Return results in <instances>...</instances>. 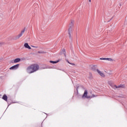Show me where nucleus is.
Returning <instances> with one entry per match:
<instances>
[{"mask_svg":"<svg viewBox=\"0 0 127 127\" xmlns=\"http://www.w3.org/2000/svg\"><path fill=\"white\" fill-rule=\"evenodd\" d=\"M24 47L27 48V49H31V47H30V46H29V45H28V43H25L24 44Z\"/></svg>","mask_w":127,"mask_h":127,"instance_id":"6e6552de","label":"nucleus"},{"mask_svg":"<svg viewBox=\"0 0 127 127\" xmlns=\"http://www.w3.org/2000/svg\"><path fill=\"white\" fill-rule=\"evenodd\" d=\"M19 67V64H17L15 65H13L11 67H10V70H16L17 69H18V67Z\"/></svg>","mask_w":127,"mask_h":127,"instance_id":"39448f33","label":"nucleus"},{"mask_svg":"<svg viewBox=\"0 0 127 127\" xmlns=\"http://www.w3.org/2000/svg\"><path fill=\"white\" fill-rule=\"evenodd\" d=\"M67 63H68L69 64H70V65H72L73 66H74V65H75L74 64L70 63L69 62V61H67Z\"/></svg>","mask_w":127,"mask_h":127,"instance_id":"4468645a","label":"nucleus"},{"mask_svg":"<svg viewBox=\"0 0 127 127\" xmlns=\"http://www.w3.org/2000/svg\"><path fill=\"white\" fill-rule=\"evenodd\" d=\"M69 38H71V34L70 33V29L68 30Z\"/></svg>","mask_w":127,"mask_h":127,"instance_id":"ddd939ff","label":"nucleus"},{"mask_svg":"<svg viewBox=\"0 0 127 127\" xmlns=\"http://www.w3.org/2000/svg\"><path fill=\"white\" fill-rule=\"evenodd\" d=\"M4 44V43H0V46H1V45H3Z\"/></svg>","mask_w":127,"mask_h":127,"instance_id":"a211bd4d","label":"nucleus"},{"mask_svg":"<svg viewBox=\"0 0 127 127\" xmlns=\"http://www.w3.org/2000/svg\"><path fill=\"white\" fill-rule=\"evenodd\" d=\"M2 99L4 100V101H7V96L6 95L4 94L3 97H2Z\"/></svg>","mask_w":127,"mask_h":127,"instance_id":"9b49d317","label":"nucleus"},{"mask_svg":"<svg viewBox=\"0 0 127 127\" xmlns=\"http://www.w3.org/2000/svg\"><path fill=\"white\" fill-rule=\"evenodd\" d=\"M97 71L98 73V74H99V75L101 76V77H105V74H104V73L102 72V71H100V70L97 69Z\"/></svg>","mask_w":127,"mask_h":127,"instance_id":"0eeeda50","label":"nucleus"},{"mask_svg":"<svg viewBox=\"0 0 127 127\" xmlns=\"http://www.w3.org/2000/svg\"><path fill=\"white\" fill-rule=\"evenodd\" d=\"M60 61V60H58L57 61H50V63H51L52 64H56L58 63V62H59Z\"/></svg>","mask_w":127,"mask_h":127,"instance_id":"9d476101","label":"nucleus"},{"mask_svg":"<svg viewBox=\"0 0 127 127\" xmlns=\"http://www.w3.org/2000/svg\"><path fill=\"white\" fill-rule=\"evenodd\" d=\"M71 23H74V22L73 21H71Z\"/></svg>","mask_w":127,"mask_h":127,"instance_id":"4be33fe9","label":"nucleus"},{"mask_svg":"<svg viewBox=\"0 0 127 127\" xmlns=\"http://www.w3.org/2000/svg\"><path fill=\"white\" fill-rule=\"evenodd\" d=\"M92 97V98H95V97H97V96L93 94L92 96H91Z\"/></svg>","mask_w":127,"mask_h":127,"instance_id":"f3484780","label":"nucleus"},{"mask_svg":"<svg viewBox=\"0 0 127 127\" xmlns=\"http://www.w3.org/2000/svg\"><path fill=\"white\" fill-rule=\"evenodd\" d=\"M20 58L16 59L12 62V63H18V62H20Z\"/></svg>","mask_w":127,"mask_h":127,"instance_id":"1a4fd4ad","label":"nucleus"},{"mask_svg":"<svg viewBox=\"0 0 127 127\" xmlns=\"http://www.w3.org/2000/svg\"><path fill=\"white\" fill-rule=\"evenodd\" d=\"M110 86L113 88V89H117V88H125V85H120L117 86V85H114L113 84H110Z\"/></svg>","mask_w":127,"mask_h":127,"instance_id":"20e7f679","label":"nucleus"},{"mask_svg":"<svg viewBox=\"0 0 127 127\" xmlns=\"http://www.w3.org/2000/svg\"><path fill=\"white\" fill-rule=\"evenodd\" d=\"M39 69V65L37 64H32L27 68V72L29 74H31L36 72Z\"/></svg>","mask_w":127,"mask_h":127,"instance_id":"f257e3e1","label":"nucleus"},{"mask_svg":"<svg viewBox=\"0 0 127 127\" xmlns=\"http://www.w3.org/2000/svg\"><path fill=\"white\" fill-rule=\"evenodd\" d=\"M90 69L93 71H95L96 69H97V65H90Z\"/></svg>","mask_w":127,"mask_h":127,"instance_id":"423d86ee","label":"nucleus"},{"mask_svg":"<svg viewBox=\"0 0 127 127\" xmlns=\"http://www.w3.org/2000/svg\"><path fill=\"white\" fill-rule=\"evenodd\" d=\"M63 52L64 54L65 55V56H66V54L65 53V50L64 49L63 50Z\"/></svg>","mask_w":127,"mask_h":127,"instance_id":"dca6fc26","label":"nucleus"},{"mask_svg":"<svg viewBox=\"0 0 127 127\" xmlns=\"http://www.w3.org/2000/svg\"><path fill=\"white\" fill-rule=\"evenodd\" d=\"M32 47H33V48H37V47H35L34 46H31Z\"/></svg>","mask_w":127,"mask_h":127,"instance_id":"6ab92c4d","label":"nucleus"},{"mask_svg":"<svg viewBox=\"0 0 127 127\" xmlns=\"http://www.w3.org/2000/svg\"><path fill=\"white\" fill-rule=\"evenodd\" d=\"M100 60H107V58H100Z\"/></svg>","mask_w":127,"mask_h":127,"instance_id":"2eb2a0df","label":"nucleus"},{"mask_svg":"<svg viewBox=\"0 0 127 127\" xmlns=\"http://www.w3.org/2000/svg\"><path fill=\"white\" fill-rule=\"evenodd\" d=\"M106 60L108 61H113V60L111 58H106Z\"/></svg>","mask_w":127,"mask_h":127,"instance_id":"f8f14e48","label":"nucleus"},{"mask_svg":"<svg viewBox=\"0 0 127 127\" xmlns=\"http://www.w3.org/2000/svg\"><path fill=\"white\" fill-rule=\"evenodd\" d=\"M89 2H91V0H89Z\"/></svg>","mask_w":127,"mask_h":127,"instance_id":"412c9836","label":"nucleus"},{"mask_svg":"<svg viewBox=\"0 0 127 127\" xmlns=\"http://www.w3.org/2000/svg\"><path fill=\"white\" fill-rule=\"evenodd\" d=\"M24 32H25V28H24V29L21 31L19 35L15 37V38H14V40L19 39V38H20V37H21V36L23 35V34H24Z\"/></svg>","mask_w":127,"mask_h":127,"instance_id":"f03ea898","label":"nucleus"},{"mask_svg":"<svg viewBox=\"0 0 127 127\" xmlns=\"http://www.w3.org/2000/svg\"><path fill=\"white\" fill-rule=\"evenodd\" d=\"M91 96H88V90H85L83 95H82V98L84 99V98H86V99H90L92 98Z\"/></svg>","mask_w":127,"mask_h":127,"instance_id":"7ed1b4c3","label":"nucleus"},{"mask_svg":"<svg viewBox=\"0 0 127 127\" xmlns=\"http://www.w3.org/2000/svg\"><path fill=\"white\" fill-rule=\"evenodd\" d=\"M39 53H44V52H39Z\"/></svg>","mask_w":127,"mask_h":127,"instance_id":"aec40b11","label":"nucleus"}]
</instances>
